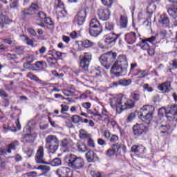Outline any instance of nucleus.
Here are the masks:
<instances>
[{
  "mask_svg": "<svg viewBox=\"0 0 177 177\" xmlns=\"http://www.w3.org/2000/svg\"><path fill=\"white\" fill-rule=\"evenodd\" d=\"M82 42L84 48H92V46L95 45V43H93L92 41H90L88 39H85Z\"/></svg>",
  "mask_w": 177,
  "mask_h": 177,
  "instance_id": "f704fd0d",
  "label": "nucleus"
},
{
  "mask_svg": "<svg viewBox=\"0 0 177 177\" xmlns=\"http://www.w3.org/2000/svg\"><path fill=\"white\" fill-rule=\"evenodd\" d=\"M117 140H118V137L117 136V135H113L112 136H111L110 142H117Z\"/></svg>",
  "mask_w": 177,
  "mask_h": 177,
  "instance_id": "774afa93",
  "label": "nucleus"
},
{
  "mask_svg": "<svg viewBox=\"0 0 177 177\" xmlns=\"http://www.w3.org/2000/svg\"><path fill=\"white\" fill-rule=\"evenodd\" d=\"M10 99H12V96L10 95L7 97L6 98H3V103L5 107H8L9 106V104H10Z\"/></svg>",
  "mask_w": 177,
  "mask_h": 177,
  "instance_id": "37998d69",
  "label": "nucleus"
},
{
  "mask_svg": "<svg viewBox=\"0 0 177 177\" xmlns=\"http://www.w3.org/2000/svg\"><path fill=\"white\" fill-rule=\"evenodd\" d=\"M46 14H45V12L40 11L38 12V17L39 19H41V20H44V19H46Z\"/></svg>",
  "mask_w": 177,
  "mask_h": 177,
  "instance_id": "6e6d98bb",
  "label": "nucleus"
},
{
  "mask_svg": "<svg viewBox=\"0 0 177 177\" xmlns=\"http://www.w3.org/2000/svg\"><path fill=\"white\" fill-rule=\"evenodd\" d=\"M97 143L100 146H106V141L102 139V138H99L97 140Z\"/></svg>",
  "mask_w": 177,
  "mask_h": 177,
  "instance_id": "69168bd1",
  "label": "nucleus"
},
{
  "mask_svg": "<svg viewBox=\"0 0 177 177\" xmlns=\"http://www.w3.org/2000/svg\"><path fill=\"white\" fill-rule=\"evenodd\" d=\"M143 88L145 91H147V92H153V88L147 84H144Z\"/></svg>",
  "mask_w": 177,
  "mask_h": 177,
  "instance_id": "4d7b16f0",
  "label": "nucleus"
},
{
  "mask_svg": "<svg viewBox=\"0 0 177 177\" xmlns=\"http://www.w3.org/2000/svg\"><path fill=\"white\" fill-rule=\"evenodd\" d=\"M44 22L46 24H48V26H53V21H52L50 17H46V18H44Z\"/></svg>",
  "mask_w": 177,
  "mask_h": 177,
  "instance_id": "09e8293b",
  "label": "nucleus"
},
{
  "mask_svg": "<svg viewBox=\"0 0 177 177\" xmlns=\"http://www.w3.org/2000/svg\"><path fill=\"white\" fill-rule=\"evenodd\" d=\"M118 37L119 35L115 33H110L109 35H105V42L109 45H114L117 41V39H118Z\"/></svg>",
  "mask_w": 177,
  "mask_h": 177,
  "instance_id": "dca6fc26",
  "label": "nucleus"
},
{
  "mask_svg": "<svg viewBox=\"0 0 177 177\" xmlns=\"http://www.w3.org/2000/svg\"><path fill=\"white\" fill-rule=\"evenodd\" d=\"M166 117L169 121H177V105H172Z\"/></svg>",
  "mask_w": 177,
  "mask_h": 177,
  "instance_id": "4468645a",
  "label": "nucleus"
},
{
  "mask_svg": "<svg viewBox=\"0 0 177 177\" xmlns=\"http://www.w3.org/2000/svg\"><path fill=\"white\" fill-rule=\"evenodd\" d=\"M70 37L73 38V39H75L78 38V33H77V31L74 30L70 34Z\"/></svg>",
  "mask_w": 177,
  "mask_h": 177,
  "instance_id": "e2e57ef3",
  "label": "nucleus"
},
{
  "mask_svg": "<svg viewBox=\"0 0 177 177\" xmlns=\"http://www.w3.org/2000/svg\"><path fill=\"white\" fill-rule=\"evenodd\" d=\"M170 65L174 68V70H177V59H174L170 63Z\"/></svg>",
  "mask_w": 177,
  "mask_h": 177,
  "instance_id": "bf43d9fd",
  "label": "nucleus"
},
{
  "mask_svg": "<svg viewBox=\"0 0 177 177\" xmlns=\"http://www.w3.org/2000/svg\"><path fill=\"white\" fill-rule=\"evenodd\" d=\"M131 151H132V153H135V154H136L137 153H139V151H140V146L133 145L131 147Z\"/></svg>",
  "mask_w": 177,
  "mask_h": 177,
  "instance_id": "a18cd8bd",
  "label": "nucleus"
},
{
  "mask_svg": "<svg viewBox=\"0 0 177 177\" xmlns=\"http://www.w3.org/2000/svg\"><path fill=\"white\" fill-rule=\"evenodd\" d=\"M127 71H128V59H127L126 55H120L113 64L111 73L115 77H121L122 75H125Z\"/></svg>",
  "mask_w": 177,
  "mask_h": 177,
  "instance_id": "f03ea898",
  "label": "nucleus"
},
{
  "mask_svg": "<svg viewBox=\"0 0 177 177\" xmlns=\"http://www.w3.org/2000/svg\"><path fill=\"white\" fill-rule=\"evenodd\" d=\"M91 60H92V55L89 53H84L83 57L80 59V70L82 73H86L89 71V64H91Z\"/></svg>",
  "mask_w": 177,
  "mask_h": 177,
  "instance_id": "6e6552de",
  "label": "nucleus"
},
{
  "mask_svg": "<svg viewBox=\"0 0 177 177\" xmlns=\"http://www.w3.org/2000/svg\"><path fill=\"white\" fill-rule=\"evenodd\" d=\"M120 26L122 27V28H127V26H128V18L127 17L121 16Z\"/></svg>",
  "mask_w": 177,
  "mask_h": 177,
  "instance_id": "72a5a7b5",
  "label": "nucleus"
},
{
  "mask_svg": "<svg viewBox=\"0 0 177 177\" xmlns=\"http://www.w3.org/2000/svg\"><path fill=\"white\" fill-rule=\"evenodd\" d=\"M147 42H149L150 44H154L156 42V36H152L147 39H145Z\"/></svg>",
  "mask_w": 177,
  "mask_h": 177,
  "instance_id": "052dcab7",
  "label": "nucleus"
},
{
  "mask_svg": "<svg viewBox=\"0 0 177 177\" xmlns=\"http://www.w3.org/2000/svg\"><path fill=\"white\" fill-rule=\"evenodd\" d=\"M12 21L6 15H3L2 12H1V6H0V28H3L5 24H10Z\"/></svg>",
  "mask_w": 177,
  "mask_h": 177,
  "instance_id": "a211bd4d",
  "label": "nucleus"
},
{
  "mask_svg": "<svg viewBox=\"0 0 177 177\" xmlns=\"http://www.w3.org/2000/svg\"><path fill=\"white\" fill-rule=\"evenodd\" d=\"M46 62L50 64V66H56L57 63V59L56 58L48 57L46 58Z\"/></svg>",
  "mask_w": 177,
  "mask_h": 177,
  "instance_id": "4c0bfd02",
  "label": "nucleus"
},
{
  "mask_svg": "<svg viewBox=\"0 0 177 177\" xmlns=\"http://www.w3.org/2000/svg\"><path fill=\"white\" fill-rule=\"evenodd\" d=\"M104 136L106 139H110L111 138V133L110 131L106 130L104 131Z\"/></svg>",
  "mask_w": 177,
  "mask_h": 177,
  "instance_id": "13d9d810",
  "label": "nucleus"
},
{
  "mask_svg": "<svg viewBox=\"0 0 177 177\" xmlns=\"http://www.w3.org/2000/svg\"><path fill=\"white\" fill-rule=\"evenodd\" d=\"M124 39L129 45H132L136 42V33L131 32L125 35Z\"/></svg>",
  "mask_w": 177,
  "mask_h": 177,
  "instance_id": "f3484780",
  "label": "nucleus"
},
{
  "mask_svg": "<svg viewBox=\"0 0 177 177\" xmlns=\"http://www.w3.org/2000/svg\"><path fill=\"white\" fill-rule=\"evenodd\" d=\"M105 28L108 30V31H113V30H114V24L111 22H106L105 24Z\"/></svg>",
  "mask_w": 177,
  "mask_h": 177,
  "instance_id": "58836bf2",
  "label": "nucleus"
},
{
  "mask_svg": "<svg viewBox=\"0 0 177 177\" xmlns=\"http://www.w3.org/2000/svg\"><path fill=\"white\" fill-rule=\"evenodd\" d=\"M77 150H79V151H82V153L86 151V150H88V149L86 148V145L84 143H77Z\"/></svg>",
  "mask_w": 177,
  "mask_h": 177,
  "instance_id": "c9c22d12",
  "label": "nucleus"
},
{
  "mask_svg": "<svg viewBox=\"0 0 177 177\" xmlns=\"http://www.w3.org/2000/svg\"><path fill=\"white\" fill-rule=\"evenodd\" d=\"M37 169H39L45 176H46V174H48L50 171V167L48 165H41L38 166Z\"/></svg>",
  "mask_w": 177,
  "mask_h": 177,
  "instance_id": "a878e982",
  "label": "nucleus"
},
{
  "mask_svg": "<svg viewBox=\"0 0 177 177\" xmlns=\"http://www.w3.org/2000/svg\"><path fill=\"white\" fill-rule=\"evenodd\" d=\"M132 100H128L124 97H113L109 100V103L111 107H116V111L121 113L127 109H133L135 107V102H139L140 99V94L138 93H133L131 95Z\"/></svg>",
  "mask_w": 177,
  "mask_h": 177,
  "instance_id": "f257e3e1",
  "label": "nucleus"
},
{
  "mask_svg": "<svg viewBox=\"0 0 177 177\" xmlns=\"http://www.w3.org/2000/svg\"><path fill=\"white\" fill-rule=\"evenodd\" d=\"M15 52L18 55H24V51L23 50V47H17L15 48Z\"/></svg>",
  "mask_w": 177,
  "mask_h": 177,
  "instance_id": "5fc2aeb1",
  "label": "nucleus"
},
{
  "mask_svg": "<svg viewBox=\"0 0 177 177\" xmlns=\"http://www.w3.org/2000/svg\"><path fill=\"white\" fill-rule=\"evenodd\" d=\"M89 27V34L92 37H97V35H100V34L102 33V31H103L102 25H100L99 21L96 19L91 20Z\"/></svg>",
  "mask_w": 177,
  "mask_h": 177,
  "instance_id": "0eeeda50",
  "label": "nucleus"
},
{
  "mask_svg": "<svg viewBox=\"0 0 177 177\" xmlns=\"http://www.w3.org/2000/svg\"><path fill=\"white\" fill-rule=\"evenodd\" d=\"M28 32H29V34H31V35H32L33 37L37 36V32H35V30L31 28H28Z\"/></svg>",
  "mask_w": 177,
  "mask_h": 177,
  "instance_id": "0e129e2a",
  "label": "nucleus"
},
{
  "mask_svg": "<svg viewBox=\"0 0 177 177\" xmlns=\"http://www.w3.org/2000/svg\"><path fill=\"white\" fill-rule=\"evenodd\" d=\"M117 58L116 53L109 52L106 54L102 55L100 57V62L101 64L106 69L109 70L113 63H114V60Z\"/></svg>",
  "mask_w": 177,
  "mask_h": 177,
  "instance_id": "423d86ee",
  "label": "nucleus"
},
{
  "mask_svg": "<svg viewBox=\"0 0 177 177\" xmlns=\"http://www.w3.org/2000/svg\"><path fill=\"white\" fill-rule=\"evenodd\" d=\"M110 10L108 9H102L99 8L98 9V12L97 15L98 17L100 20H102V21H106V20H109L110 19V15H111Z\"/></svg>",
  "mask_w": 177,
  "mask_h": 177,
  "instance_id": "2eb2a0df",
  "label": "nucleus"
},
{
  "mask_svg": "<svg viewBox=\"0 0 177 177\" xmlns=\"http://www.w3.org/2000/svg\"><path fill=\"white\" fill-rule=\"evenodd\" d=\"M121 148V144L116 143L113 144L111 147V149L115 153H118V150Z\"/></svg>",
  "mask_w": 177,
  "mask_h": 177,
  "instance_id": "a19ab883",
  "label": "nucleus"
},
{
  "mask_svg": "<svg viewBox=\"0 0 177 177\" xmlns=\"http://www.w3.org/2000/svg\"><path fill=\"white\" fill-rule=\"evenodd\" d=\"M170 16H173L171 21L174 24V27H177V13L173 12L172 15H170Z\"/></svg>",
  "mask_w": 177,
  "mask_h": 177,
  "instance_id": "79ce46f5",
  "label": "nucleus"
},
{
  "mask_svg": "<svg viewBox=\"0 0 177 177\" xmlns=\"http://www.w3.org/2000/svg\"><path fill=\"white\" fill-rule=\"evenodd\" d=\"M133 75L134 77H138V78H145V77H147V75H149V73H147V71H146L137 69L135 71Z\"/></svg>",
  "mask_w": 177,
  "mask_h": 177,
  "instance_id": "4be33fe9",
  "label": "nucleus"
},
{
  "mask_svg": "<svg viewBox=\"0 0 177 177\" xmlns=\"http://www.w3.org/2000/svg\"><path fill=\"white\" fill-rule=\"evenodd\" d=\"M86 18V10L82 9L75 17V23H77L78 26H82L85 23V19Z\"/></svg>",
  "mask_w": 177,
  "mask_h": 177,
  "instance_id": "9b49d317",
  "label": "nucleus"
},
{
  "mask_svg": "<svg viewBox=\"0 0 177 177\" xmlns=\"http://www.w3.org/2000/svg\"><path fill=\"white\" fill-rule=\"evenodd\" d=\"M86 158L88 162H93V160L97 158V157L93 151L90 150L86 153Z\"/></svg>",
  "mask_w": 177,
  "mask_h": 177,
  "instance_id": "5701e85b",
  "label": "nucleus"
},
{
  "mask_svg": "<svg viewBox=\"0 0 177 177\" xmlns=\"http://www.w3.org/2000/svg\"><path fill=\"white\" fill-rule=\"evenodd\" d=\"M140 46L143 49V50H147L150 48V45H149V43H147V41L144 39L142 40Z\"/></svg>",
  "mask_w": 177,
  "mask_h": 177,
  "instance_id": "e433bc0d",
  "label": "nucleus"
},
{
  "mask_svg": "<svg viewBox=\"0 0 177 177\" xmlns=\"http://www.w3.org/2000/svg\"><path fill=\"white\" fill-rule=\"evenodd\" d=\"M19 6V2L17 0H15L11 4L10 8H12L13 9H16Z\"/></svg>",
  "mask_w": 177,
  "mask_h": 177,
  "instance_id": "680f3d73",
  "label": "nucleus"
},
{
  "mask_svg": "<svg viewBox=\"0 0 177 177\" xmlns=\"http://www.w3.org/2000/svg\"><path fill=\"white\" fill-rule=\"evenodd\" d=\"M19 145V142L14 141L11 144L8 145V147L7 149L8 153H12V150H16V147Z\"/></svg>",
  "mask_w": 177,
  "mask_h": 177,
  "instance_id": "2f4dec72",
  "label": "nucleus"
},
{
  "mask_svg": "<svg viewBox=\"0 0 177 177\" xmlns=\"http://www.w3.org/2000/svg\"><path fill=\"white\" fill-rule=\"evenodd\" d=\"M149 131V127L143 124H136L133 126V133L134 136H142L143 133Z\"/></svg>",
  "mask_w": 177,
  "mask_h": 177,
  "instance_id": "1a4fd4ad",
  "label": "nucleus"
},
{
  "mask_svg": "<svg viewBox=\"0 0 177 177\" xmlns=\"http://www.w3.org/2000/svg\"><path fill=\"white\" fill-rule=\"evenodd\" d=\"M61 107H62V109H61L62 114H64L66 111H68V106L61 104Z\"/></svg>",
  "mask_w": 177,
  "mask_h": 177,
  "instance_id": "3c124183",
  "label": "nucleus"
},
{
  "mask_svg": "<svg viewBox=\"0 0 177 177\" xmlns=\"http://www.w3.org/2000/svg\"><path fill=\"white\" fill-rule=\"evenodd\" d=\"M114 154H115V152L111 148L106 151V156L108 157H111V156H114Z\"/></svg>",
  "mask_w": 177,
  "mask_h": 177,
  "instance_id": "864d4df0",
  "label": "nucleus"
},
{
  "mask_svg": "<svg viewBox=\"0 0 177 177\" xmlns=\"http://www.w3.org/2000/svg\"><path fill=\"white\" fill-rule=\"evenodd\" d=\"M81 117L78 115H74L71 117L72 122L74 124H78L80 122Z\"/></svg>",
  "mask_w": 177,
  "mask_h": 177,
  "instance_id": "ea45409f",
  "label": "nucleus"
},
{
  "mask_svg": "<svg viewBox=\"0 0 177 177\" xmlns=\"http://www.w3.org/2000/svg\"><path fill=\"white\" fill-rule=\"evenodd\" d=\"M56 174L58 177H73V171L70 168L66 167H59L56 171Z\"/></svg>",
  "mask_w": 177,
  "mask_h": 177,
  "instance_id": "f8f14e48",
  "label": "nucleus"
},
{
  "mask_svg": "<svg viewBox=\"0 0 177 177\" xmlns=\"http://www.w3.org/2000/svg\"><path fill=\"white\" fill-rule=\"evenodd\" d=\"M169 88H171V82H165L158 86V89L161 91L162 93H168Z\"/></svg>",
  "mask_w": 177,
  "mask_h": 177,
  "instance_id": "412c9836",
  "label": "nucleus"
},
{
  "mask_svg": "<svg viewBox=\"0 0 177 177\" xmlns=\"http://www.w3.org/2000/svg\"><path fill=\"white\" fill-rule=\"evenodd\" d=\"M48 165H52V167H59L62 165V160L59 158H55L50 162H48Z\"/></svg>",
  "mask_w": 177,
  "mask_h": 177,
  "instance_id": "cd10ccee",
  "label": "nucleus"
},
{
  "mask_svg": "<svg viewBox=\"0 0 177 177\" xmlns=\"http://www.w3.org/2000/svg\"><path fill=\"white\" fill-rule=\"evenodd\" d=\"M39 10V6L32 3L28 9H24L21 11L22 16H32Z\"/></svg>",
  "mask_w": 177,
  "mask_h": 177,
  "instance_id": "9d476101",
  "label": "nucleus"
},
{
  "mask_svg": "<svg viewBox=\"0 0 177 177\" xmlns=\"http://www.w3.org/2000/svg\"><path fill=\"white\" fill-rule=\"evenodd\" d=\"M169 2H171L173 3L174 8H169L167 9V12L169 15H172L174 12L175 13H177V0H169Z\"/></svg>",
  "mask_w": 177,
  "mask_h": 177,
  "instance_id": "393cba45",
  "label": "nucleus"
},
{
  "mask_svg": "<svg viewBox=\"0 0 177 177\" xmlns=\"http://www.w3.org/2000/svg\"><path fill=\"white\" fill-rule=\"evenodd\" d=\"M131 84H132V80L131 79H123L118 80V82H113L111 85L112 86H118V85H121L122 86H128V85H131Z\"/></svg>",
  "mask_w": 177,
  "mask_h": 177,
  "instance_id": "6ab92c4d",
  "label": "nucleus"
},
{
  "mask_svg": "<svg viewBox=\"0 0 177 177\" xmlns=\"http://www.w3.org/2000/svg\"><path fill=\"white\" fill-rule=\"evenodd\" d=\"M9 94L6 93V91L0 89V97H1V99H6V97H9Z\"/></svg>",
  "mask_w": 177,
  "mask_h": 177,
  "instance_id": "49530a36",
  "label": "nucleus"
},
{
  "mask_svg": "<svg viewBox=\"0 0 177 177\" xmlns=\"http://www.w3.org/2000/svg\"><path fill=\"white\" fill-rule=\"evenodd\" d=\"M79 136L80 139H89L91 136L84 129H80Z\"/></svg>",
  "mask_w": 177,
  "mask_h": 177,
  "instance_id": "7c9ffc66",
  "label": "nucleus"
},
{
  "mask_svg": "<svg viewBox=\"0 0 177 177\" xmlns=\"http://www.w3.org/2000/svg\"><path fill=\"white\" fill-rule=\"evenodd\" d=\"M64 160L65 162L67 163L68 167L72 168V169H82L84 165H85L84 159L74 154H68L65 156Z\"/></svg>",
  "mask_w": 177,
  "mask_h": 177,
  "instance_id": "7ed1b4c3",
  "label": "nucleus"
},
{
  "mask_svg": "<svg viewBox=\"0 0 177 177\" xmlns=\"http://www.w3.org/2000/svg\"><path fill=\"white\" fill-rule=\"evenodd\" d=\"M21 38H22V41L26 44V45H29L30 46H34V42H35V39H30L28 36L24 35H21Z\"/></svg>",
  "mask_w": 177,
  "mask_h": 177,
  "instance_id": "b1692460",
  "label": "nucleus"
},
{
  "mask_svg": "<svg viewBox=\"0 0 177 177\" xmlns=\"http://www.w3.org/2000/svg\"><path fill=\"white\" fill-rule=\"evenodd\" d=\"M24 140L28 143H34L35 140V136L31 134H27L25 136Z\"/></svg>",
  "mask_w": 177,
  "mask_h": 177,
  "instance_id": "473e14b6",
  "label": "nucleus"
},
{
  "mask_svg": "<svg viewBox=\"0 0 177 177\" xmlns=\"http://www.w3.org/2000/svg\"><path fill=\"white\" fill-rule=\"evenodd\" d=\"M171 128V126L169 125H161L159 128L160 131V133H165V135H168L169 133L168 131H169Z\"/></svg>",
  "mask_w": 177,
  "mask_h": 177,
  "instance_id": "c756f323",
  "label": "nucleus"
},
{
  "mask_svg": "<svg viewBox=\"0 0 177 177\" xmlns=\"http://www.w3.org/2000/svg\"><path fill=\"white\" fill-rule=\"evenodd\" d=\"M102 2L104 6L108 8H111V5H113V0H102Z\"/></svg>",
  "mask_w": 177,
  "mask_h": 177,
  "instance_id": "c03bdc74",
  "label": "nucleus"
},
{
  "mask_svg": "<svg viewBox=\"0 0 177 177\" xmlns=\"http://www.w3.org/2000/svg\"><path fill=\"white\" fill-rule=\"evenodd\" d=\"M167 113V111L165 110V109L161 108L158 110V114L159 115H160V117L164 116V113Z\"/></svg>",
  "mask_w": 177,
  "mask_h": 177,
  "instance_id": "338daca9",
  "label": "nucleus"
},
{
  "mask_svg": "<svg viewBox=\"0 0 177 177\" xmlns=\"http://www.w3.org/2000/svg\"><path fill=\"white\" fill-rule=\"evenodd\" d=\"M35 66L36 68H38L39 70H45L47 67L46 62L44 61H37Z\"/></svg>",
  "mask_w": 177,
  "mask_h": 177,
  "instance_id": "bb28decb",
  "label": "nucleus"
},
{
  "mask_svg": "<svg viewBox=\"0 0 177 177\" xmlns=\"http://www.w3.org/2000/svg\"><path fill=\"white\" fill-rule=\"evenodd\" d=\"M7 57L8 60H16L17 59V56L15 54H8Z\"/></svg>",
  "mask_w": 177,
  "mask_h": 177,
  "instance_id": "603ef678",
  "label": "nucleus"
},
{
  "mask_svg": "<svg viewBox=\"0 0 177 177\" xmlns=\"http://www.w3.org/2000/svg\"><path fill=\"white\" fill-rule=\"evenodd\" d=\"M158 23L161 24V26H163V27H168L169 26V18L167 15L162 14L160 16Z\"/></svg>",
  "mask_w": 177,
  "mask_h": 177,
  "instance_id": "aec40b11",
  "label": "nucleus"
},
{
  "mask_svg": "<svg viewBox=\"0 0 177 177\" xmlns=\"http://www.w3.org/2000/svg\"><path fill=\"white\" fill-rule=\"evenodd\" d=\"M154 106L152 105H146L140 109L141 114L140 117L143 122L145 124H150V122L153 119V114L154 113Z\"/></svg>",
  "mask_w": 177,
  "mask_h": 177,
  "instance_id": "20e7f679",
  "label": "nucleus"
},
{
  "mask_svg": "<svg viewBox=\"0 0 177 177\" xmlns=\"http://www.w3.org/2000/svg\"><path fill=\"white\" fill-rule=\"evenodd\" d=\"M135 117H136V115L134 113H131L127 117V121L128 122H132L133 120H135Z\"/></svg>",
  "mask_w": 177,
  "mask_h": 177,
  "instance_id": "de8ad7c7",
  "label": "nucleus"
},
{
  "mask_svg": "<svg viewBox=\"0 0 177 177\" xmlns=\"http://www.w3.org/2000/svg\"><path fill=\"white\" fill-rule=\"evenodd\" d=\"M26 77L28 78H30V80H34L35 81H37V80H38V77L35 75L32 74V73H28Z\"/></svg>",
  "mask_w": 177,
  "mask_h": 177,
  "instance_id": "8fccbe9b",
  "label": "nucleus"
},
{
  "mask_svg": "<svg viewBox=\"0 0 177 177\" xmlns=\"http://www.w3.org/2000/svg\"><path fill=\"white\" fill-rule=\"evenodd\" d=\"M44 156H45L44 147L39 146L35 155V161L37 164H48V162H45L44 160Z\"/></svg>",
  "mask_w": 177,
  "mask_h": 177,
  "instance_id": "ddd939ff",
  "label": "nucleus"
},
{
  "mask_svg": "<svg viewBox=\"0 0 177 177\" xmlns=\"http://www.w3.org/2000/svg\"><path fill=\"white\" fill-rule=\"evenodd\" d=\"M59 143H60V141L56 136L50 135L46 138V148L52 154H55L57 149H59Z\"/></svg>",
  "mask_w": 177,
  "mask_h": 177,
  "instance_id": "39448f33",
  "label": "nucleus"
},
{
  "mask_svg": "<svg viewBox=\"0 0 177 177\" xmlns=\"http://www.w3.org/2000/svg\"><path fill=\"white\" fill-rule=\"evenodd\" d=\"M61 147L62 149H65L66 150H68L70 147V140L67 138H64L61 141Z\"/></svg>",
  "mask_w": 177,
  "mask_h": 177,
  "instance_id": "c85d7f7f",
  "label": "nucleus"
}]
</instances>
